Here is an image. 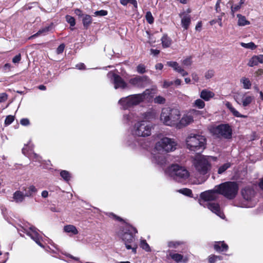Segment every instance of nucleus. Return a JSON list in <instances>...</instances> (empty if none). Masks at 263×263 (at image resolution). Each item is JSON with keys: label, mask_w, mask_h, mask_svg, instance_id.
I'll list each match as a JSON object with an SVG mask.
<instances>
[{"label": "nucleus", "mask_w": 263, "mask_h": 263, "mask_svg": "<svg viewBox=\"0 0 263 263\" xmlns=\"http://www.w3.org/2000/svg\"><path fill=\"white\" fill-rule=\"evenodd\" d=\"M216 185L213 190L203 192L200 194V197L204 201L216 200L219 197V191Z\"/></svg>", "instance_id": "obj_11"}, {"label": "nucleus", "mask_w": 263, "mask_h": 263, "mask_svg": "<svg viewBox=\"0 0 263 263\" xmlns=\"http://www.w3.org/2000/svg\"><path fill=\"white\" fill-rule=\"evenodd\" d=\"M138 233L136 228L131 225L127 224L118 233L120 238L124 242L126 248L128 250L132 249L134 253H136L137 246H132V243L135 240V234Z\"/></svg>", "instance_id": "obj_2"}, {"label": "nucleus", "mask_w": 263, "mask_h": 263, "mask_svg": "<svg viewBox=\"0 0 263 263\" xmlns=\"http://www.w3.org/2000/svg\"><path fill=\"white\" fill-rule=\"evenodd\" d=\"M66 21L70 24V26H74L76 25L75 19L73 17L67 15L65 16Z\"/></svg>", "instance_id": "obj_44"}, {"label": "nucleus", "mask_w": 263, "mask_h": 263, "mask_svg": "<svg viewBox=\"0 0 263 263\" xmlns=\"http://www.w3.org/2000/svg\"><path fill=\"white\" fill-rule=\"evenodd\" d=\"M63 230L65 232L69 234L70 235H77L79 231L77 228L71 224L66 225L64 227Z\"/></svg>", "instance_id": "obj_22"}, {"label": "nucleus", "mask_w": 263, "mask_h": 263, "mask_svg": "<svg viewBox=\"0 0 263 263\" xmlns=\"http://www.w3.org/2000/svg\"><path fill=\"white\" fill-rule=\"evenodd\" d=\"M64 48L65 45L64 44H61L57 49V53L58 54L62 53L64 51Z\"/></svg>", "instance_id": "obj_57"}, {"label": "nucleus", "mask_w": 263, "mask_h": 263, "mask_svg": "<svg viewBox=\"0 0 263 263\" xmlns=\"http://www.w3.org/2000/svg\"><path fill=\"white\" fill-rule=\"evenodd\" d=\"M182 64L185 66H190L192 63V59L191 57L187 58L182 62Z\"/></svg>", "instance_id": "obj_53"}, {"label": "nucleus", "mask_w": 263, "mask_h": 263, "mask_svg": "<svg viewBox=\"0 0 263 263\" xmlns=\"http://www.w3.org/2000/svg\"><path fill=\"white\" fill-rule=\"evenodd\" d=\"M180 118V111L178 109L165 107L162 108L160 120L163 124L177 128L178 120Z\"/></svg>", "instance_id": "obj_1"}, {"label": "nucleus", "mask_w": 263, "mask_h": 263, "mask_svg": "<svg viewBox=\"0 0 263 263\" xmlns=\"http://www.w3.org/2000/svg\"><path fill=\"white\" fill-rule=\"evenodd\" d=\"M143 118L146 120H151L155 118V114L152 111L146 112L143 114Z\"/></svg>", "instance_id": "obj_37"}, {"label": "nucleus", "mask_w": 263, "mask_h": 263, "mask_svg": "<svg viewBox=\"0 0 263 263\" xmlns=\"http://www.w3.org/2000/svg\"><path fill=\"white\" fill-rule=\"evenodd\" d=\"M154 101L155 103L163 104L165 102V99L164 98L161 96H157L154 100Z\"/></svg>", "instance_id": "obj_46"}, {"label": "nucleus", "mask_w": 263, "mask_h": 263, "mask_svg": "<svg viewBox=\"0 0 263 263\" xmlns=\"http://www.w3.org/2000/svg\"><path fill=\"white\" fill-rule=\"evenodd\" d=\"M137 71L138 73H143L145 72V67L143 64H139L137 67Z\"/></svg>", "instance_id": "obj_54"}, {"label": "nucleus", "mask_w": 263, "mask_h": 263, "mask_svg": "<svg viewBox=\"0 0 263 263\" xmlns=\"http://www.w3.org/2000/svg\"><path fill=\"white\" fill-rule=\"evenodd\" d=\"M213 135L217 137L230 139L232 137V128L228 124H220L213 127L211 130Z\"/></svg>", "instance_id": "obj_9"}, {"label": "nucleus", "mask_w": 263, "mask_h": 263, "mask_svg": "<svg viewBox=\"0 0 263 263\" xmlns=\"http://www.w3.org/2000/svg\"><path fill=\"white\" fill-rule=\"evenodd\" d=\"M176 71L180 73L183 77L188 74V73L180 66L179 67Z\"/></svg>", "instance_id": "obj_59"}, {"label": "nucleus", "mask_w": 263, "mask_h": 263, "mask_svg": "<svg viewBox=\"0 0 263 263\" xmlns=\"http://www.w3.org/2000/svg\"><path fill=\"white\" fill-rule=\"evenodd\" d=\"M166 174L174 180L182 182L187 179L190 174L186 168L178 164H173L165 171Z\"/></svg>", "instance_id": "obj_3"}, {"label": "nucleus", "mask_w": 263, "mask_h": 263, "mask_svg": "<svg viewBox=\"0 0 263 263\" xmlns=\"http://www.w3.org/2000/svg\"><path fill=\"white\" fill-rule=\"evenodd\" d=\"M241 6L239 4L233 5L231 6V13L233 16H234V13L238 11L241 8Z\"/></svg>", "instance_id": "obj_51"}, {"label": "nucleus", "mask_w": 263, "mask_h": 263, "mask_svg": "<svg viewBox=\"0 0 263 263\" xmlns=\"http://www.w3.org/2000/svg\"><path fill=\"white\" fill-rule=\"evenodd\" d=\"M28 148V145H25L24 147L22 149V152L23 153L28 156V157H30L31 159H32L35 161H40L41 160V157L37 155L36 154L34 153H32L30 155H29L26 152L27 151V149Z\"/></svg>", "instance_id": "obj_27"}, {"label": "nucleus", "mask_w": 263, "mask_h": 263, "mask_svg": "<svg viewBox=\"0 0 263 263\" xmlns=\"http://www.w3.org/2000/svg\"><path fill=\"white\" fill-rule=\"evenodd\" d=\"M25 195L20 191L15 192L13 195V198L16 203L22 202L25 199Z\"/></svg>", "instance_id": "obj_26"}, {"label": "nucleus", "mask_w": 263, "mask_h": 263, "mask_svg": "<svg viewBox=\"0 0 263 263\" xmlns=\"http://www.w3.org/2000/svg\"><path fill=\"white\" fill-rule=\"evenodd\" d=\"M14 120V117L13 116H8L5 121V124L7 125H10Z\"/></svg>", "instance_id": "obj_52"}, {"label": "nucleus", "mask_w": 263, "mask_h": 263, "mask_svg": "<svg viewBox=\"0 0 263 263\" xmlns=\"http://www.w3.org/2000/svg\"><path fill=\"white\" fill-rule=\"evenodd\" d=\"M231 163L230 162H227L222 165L220 166L218 169L217 173L218 174H223L227 170H228L229 168H230L231 166Z\"/></svg>", "instance_id": "obj_34"}, {"label": "nucleus", "mask_w": 263, "mask_h": 263, "mask_svg": "<svg viewBox=\"0 0 263 263\" xmlns=\"http://www.w3.org/2000/svg\"><path fill=\"white\" fill-rule=\"evenodd\" d=\"M188 112H189V114H190V115L192 116L193 119H194V117L200 116L201 114V111L197 110L194 109H191Z\"/></svg>", "instance_id": "obj_47"}, {"label": "nucleus", "mask_w": 263, "mask_h": 263, "mask_svg": "<svg viewBox=\"0 0 263 263\" xmlns=\"http://www.w3.org/2000/svg\"><path fill=\"white\" fill-rule=\"evenodd\" d=\"M153 161L160 165H163L166 163V158L162 155H155Z\"/></svg>", "instance_id": "obj_29"}, {"label": "nucleus", "mask_w": 263, "mask_h": 263, "mask_svg": "<svg viewBox=\"0 0 263 263\" xmlns=\"http://www.w3.org/2000/svg\"><path fill=\"white\" fill-rule=\"evenodd\" d=\"M179 192L182 194L187 196H191L192 195V191L190 189L186 188L181 189L179 191Z\"/></svg>", "instance_id": "obj_48"}, {"label": "nucleus", "mask_w": 263, "mask_h": 263, "mask_svg": "<svg viewBox=\"0 0 263 263\" xmlns=\"http://www.w3.org/2000/svg\"><path fill=\"white\" fill-rule=\"evenodd\" d=\"M96 16H105L107 14V11L104 10L97 11L94 13Z\"/></svg>", "instance_id": "obj_55"}, {"label": "nucleus", "mask_w": 263, "mask_h": 263, "mask_svg": "<svg viewBox=\"0 0 263 263\" xmlns=\"http://www.w3.org/2000/svg\"><path fill=\"white\" fill-rule=\"evenodd\" d=\"M208 208L213 213L216 214L222 219L224 218V215L221 210L219 204L215 202H209L206 204Z\"/></svg>", "instance_id": "obj_14"}, {"label": "nucleus", "mask_w": 263, "mask_h": 263, "mask_svg": "<svg viewBox=\"0 0 263 263\" xmlns=\"http://www.w3.org/2000/svg\"><path fill=\"white\" fill-rule=\"evenodd\" d=\"M214 96L213 92L206 89H203L200 93V97L205 101H210Z\"/></svg>", "instance_id": "obj_19"}, {"label": "nucleus", "mask_w": 263, "mask_h": 263, "mask_svg": "<svg viewBox=\"0 0 263 263\" xmlns=\"http://www.w3.org/2000/svg\"><path fill=\"white\" fill-rule=\"evenodd\" d=\"M136 118V114L133 112H129L128 114H125L123 116V120L126 123L132 122Z\"/></svg>", "instance_id": "obj_32"}, {"label": "nucleus", "mask_w": 263, "mask_h": 263, "mask_svg": "<svg viewBox=\"0 0 263 263\" xmlns=\"http://www.w3.org/2000/svg\"><path fill=\"white\" fill-rule=\"evenodd\" d=\"M176 146L177 143L174 139L164 137L156 143L155 148L158 152H170L176 149Z\"/></svg>", "instance_id": "obj_8"}, {"label": "nucleus", "mask_w": 263, "mask_h": 263, "mask_svg": "<svg viewBox=\"0 0 263 263\" xmlns=\"http://www.w3.org/2000/svg\"><path fill=\"white\" fill-rule=\"evenodd\" d=\"M240 45L245 48L250 49L251 50H254L256 48V45L253 42H250L248 43H245L243 42L240 43Z\"/></svg>", "instance_id": "obj_39"}, {"label": "nucleus", "mask_w": 263, "mask_h": 263, "mask_svg": "<svg viewBox=\"0 0 263 263\" xmlns=\"http://www.w3.org/2000/svg\"><path fill=\"white\" fill-rule=\"evenodd\" d=\"M193 106L199 109H202L205 107V103L203 100L198 99L194 101L193 104Z\"/></svg>", "instance_id": "obj_35"}, {"label": "nucleus", "mask_w": 263, "mask_h": 263, "mask_svg": "<svg viewBox=\"0 0 263 263\" xmlns=\"http://www.w3.org/2000/svg\"><path fill=\"white\" fill-rule=\"evenodd\" d=\"M159 53L160 51L159 50L154 49H151V53L155 56L157 55Z\"/></svg>", "instance_id": "obj_63"}, {"label": "nucleus", "mask_w": 263, "mask_h": 263, "mask_svg": "<svg viewBox=\"0 0 263 263\" xmlns=\"http://www.w3.org/2000/svg\"><path fill=\"white\" fill-rule=\"evenodd\" d=\"M241 193L243 199L247 201L252 200L255 195L254 191L252 188L249 187L243 189L241 190Z\"/></svg>", "instance_id": "obj_16"}, {"label": "nucleus", "mask_w": 263, "mask_h": 263, "mask_svg": "<svg viewBox=\"0 0 263 263\" xmlns=\"http://www.w3.org/2000/svg\"><path fill=\"white\" fill-rule=\"evenodd\" d=\"M206 139L200 134H190L186 138V147L191 151L196 152L205 148Z\"/></svg>", "instance_id": "obj_4"}, {"label": "nucleus", "mask_w": 263, "mask_h": 263, "mask_svg": "<svg viewBox=\"0 0 263 263\" xmlns=\"http://www.w3.org/2000/svg\"><path fill=\"white\" fill-rule=\"evenodd\" d=\"M8 95L5 93H0V103L4 102L8 99Z\"/></svg>", "instance_id": "obj_56"}, {"label": "nucleus", "mask_w": 263, "mask_h": 263, "mask_svg": "<svg viewBox=\"0 0 263 263\" xmlns=\"http://www.w3.org/2000/svg\"><path fill=\"white\" fill-rule=\"evenodd\" d=\"M162 45L163 48H168L172 44V40L166 35H164L161 38Z\"/></svg>", "instance_id": "obj_31"}, {"label": "nucleus", "mask_w": 263, "mask_h": 263, "mask_svg": "<svg viewBox=\"0 0 263 263\" xmlns=\"http://www.w3.org/2000/svg\"><path fill=\"white\" fill-rule=\"evenodd\" d=\"M52 28V24H51L50 25H49L47 26H46L45 27H43V28L40 29L36 33L30 36L28 38V39L30 40V39L35 38L41 34L45 35L46 33H47L49 31H50L51 30Z\"/></svg>", "instance_id": "obj_21"}, {"label": "nucleus", "mask_w": 263, "mask_h": 263, "mask_svg": "<svg viewBox=\"0 0 263 263\" xmlns=\"http://www.w3.org/2000/svg\"><path fill=\"white\" fill-rule=\"evenodd\" d=\"M169 255L172 259L177 262H180L183 259V256L179 253H170Z\"/></svg>", "instance_id": "obj_36"}, {"label": "nucleus", "mask_w": 263, "mask_h": 263, "mask_svg": "<svg viewBox=\"0 0 263 263\" xmlns=\"http://www.w3.org/2000/svg\"><path fill=\"white\" fill-rule=\"evenodd\" d=\"M192 116L189 112L184 114L183 116L178 120L177 128L178 129L184 127L193 122Z\"/></svg>", "instance_id": "obj_13"}, {"label": "nucleus", "mask_w": 263, "mask_h": 263, "mask_svg": "<svg viewBox=\"0 0 263 263\" xmlns=\"http://www.w3.org/2000/svg\"><path fill=\"white\" fill-rule=\"evenodd\" d=\"M259 63H263V54H259L258 55H256Z\"/></svg>", "instance_id": "obj_64"}, {"label": "nucleus", "mask_w": 263, "mask_h": 263, "mask_svg": "<svg viewBox=\"0 0 263 263\" xmlns=\"http://www.w3.org/2000/svg\"><path fill=\"white\" fill-rule=\"evenodd\" d=\"M226 106L234 116L243 118L247 117V116L246 115H242L240 114L237 110H236V109L232 106V104L229 102H226Z\"/></svg>", "instance_id": "obj_24"}, {"label": "nucleus", "mask_w": 263, "mask_h": 263, "mask_svg": "<svg viewBox=\"0 0 263 263\" xmlns=\"http://www.w3.org/2000/svg\"><path fill=\"white\" fill-rule=\"evenodd\" d=\"M215 72L213 70L210 69L205 72L204 77L206 79L208 80L214 77Z\"/></svg>", "instance_id": "obj_50"}, {"label": "nucleus", "mask_w": 263, "mask_h": 263, "mask_svg": "<svg viewBox=\"0 0 263 263\" xmlns=\"http://www.w3.org/2000/svg\"><path fill=\"white\" fill-rule=\"evenodd\" d=\"M146 96V94L144 92L129 96L133 107L138 105L143 101L145 99Z\"/></svg>", "instance_id": "obj_15"}, {"label": "nucleus", "mask_w": 263, "mask_h": 263, "mask_svg": "<svg viewBox=\"0 0 263 263\" xmlns=\"http://www.w3.org/2000/svg\"><path fill=\"white\" fill-rule=\"evenodd\" d=\"M214 248L217 252H223L227 251L228 246L224 241H218L215 242Z\"/></svg>", "instance_id": "obj_23"}, {"label": "nucleus", "mask_w": 263, "mask_h": 263, "mask_svg": "<svg viewBox=\"0 0 263 263\" xmlns=\"http://www.w3.org/2000/svg\"><path fill=\"white\" fill-rule=\"evenodd\" d=\"M146 81V77L137 76L129 80V83L132 85L138 87H142L144 86V82Z\"/></svg>", "instance_id": "obj_17"}, {"label": "nucleus", "mask_w": 263, "mask_h": 263, "mask_svg": "<svg viewBox=\"0 0 263 263\" xmlns=\"http://www.w3.org/2000/svg\"><path fill=\"white\" fill-rule=\"evenodd\" d=\"M25 231L37 245L43 247L41 242L42 236L38 233L37 230L34 227L31 226L28 230L25 229Z\"/></svg>", "instance_id": "obj_12"}, {"label": "nucleus", "mask_w": 263, "mask_h": 263, "mask_svg": "<svg viewBox=\"0 0 263 263\" xmlns=\"http://www.w3.org/2000/svg\"><path fill=\"white\" fill-rule=\"evenodd\" d=\"M123 109H128L133 107L129 96L120 99L118 102Z\"/></svg>", "instance_id": "obj_18"}, {"label": "nucleus", "mask_w": 263, "mask_h": 263, "mask_svg": "<svg viewBox=\"0 0 263 263\" xmlns=\"http://www.w3.org/2000/svg\"><path fill=\"white\" fill-rule=\"evenodd\" d=\"M259 64L256 55L253 56L249 61L248 65L249 67H252L254 66H256Z\"/></svg>", "instance_id": "obj_40"}, {"label": "nucleus", "mask_w": 263, "mask_h": 263, "mask_svg": "<svg viewBox=\"0 0 263 263\" xmlns=\"http://www.w3.org/2000/svg\"><path fill=\"white\" fill-rule=\"evenodd\" d=\"M192 80L195 82H198L199 81V77H198V76L197 73H193L192 74Z\"/></svg>", "instance_id": "obj_62"}, {"label": "nucleus", "mask_w": 263, "mask_h": 263, "mask_svg": "<svg viewBox=\"0 0 263 263\" xmlns=\"http://www.w3.org/2000/svg\"><path fill=\"white\" fill-rule=\"evenodd\" d=\"M240 83L242 85V87L246 89H249L251 87L252 83L249 78L242 77L240 80Z\"/></svg>", "instance_id": "obj_28"}, {"label": "nucleus", "mask_w": 263, "mask_h": 263, "mask_svg": "<svg viewBox=\"0 0 263 263\" xmlns=\"http://www.w3.org/2000/svg\"><path fill=\"white\" fill-rule=\"evenodd\" d=\"M140 247L146 252L151 251V248L145 240H141L140 241Z\"/></svg>", "instance_id": "obj_43"}, {"label": "nucleus", "mask_w": 263, "mask_h": 263, "mask_svg": "<svg viewBox=\"0 0 263 263\" xmlns=\"http://www.w3.org/2000/svg\"><path fill=\"white\" fill-rule=\"evenodd\" d=\"M60 175L66 181H68L70 179V175L67 171H62L60 172Z\"/></svg>", "instance_id": "obj_42"}, {"label": "nucleus", "mask_w": 263, "mask_h": 263, "mask_svg": "<svg viewBox=\"0 0 263 263\" xmlns=\"http://www.w3.org/2000/svg\"><path fill=\"white\" fill-rule=\"evenodd\" d=\"M180 14V16L181 17V25L182 27L184 28V29L186 30L188 29L190 24H191V16L189 15L185 14L184 16L182 17V15L184 14Z\"/></svg>", "instance_id": "obj_25"}, {"label": "nucleus", "mask_w": 263, "mask_h": 263, "mask_svg": "<svg viewBox=\"0 0 263 263\" xmlns=\"http://www.w3.org/2000/svg\"><path fill=\"white\" fill-rule=\"evenodd\" d=\"M145 17L148 23L152 24L154 22V17L150 11H147L146 12Z\"/></svg>", "instance_id": "obj_49"}, {"label": "nucleus", "mask_w": 263, "mask_h": 263, "mask_svg": "<svg viewBox=\"0 0 263 263\" xmlns=\"http://www.w3.org/2000/svg\"><path fill=\"white\" fill-rule=\"evenodd\" d=\"M193 164L196 170L202 175L206 174L211 166L208 157L200 155H197L195 157Z\"/></svg>", "instance_id": "obj_7"}, {"label": "nucleus", "mask_w": 263, "mask_h": 263, "mask_svg": "<svg viewBox=\"0 0 263 263\" xmlns=\"http://www.w3.org/2000/svg\"><path fill=\"white\" fill-rule=\"evenodd\" d=\"M21 60V55L20 53L15 55L12 59V62L14 64L18 63Z\"/></svg>", "instance_id": "obj_58"}, {"label": "nucleus", "mask_w": 263, "mask_h": 263, "mask_svg": "<svg viewBox=\"0 0 263 263\" xmlns=\"http://www.w3.org/2000/svg\"><path fill=\"white\" fill-rule=\"evenodd\" d=\"M23 191L25 192L24 193L25 197H32L37 192V189L34 185H30L27 187H23Z\"/></svg>", "instance_id": "obj_20"}, {"label": "nucleus", "mask_w": 263, "mask_h": 263, "mask_svg": "<svg viewBox=\"0 0 263 263\" xmlns=\"http://www.w3.org/2000/svg\"><path fill=\"white\" fill-rule=\"evenodd\" d=\"M217 189L220 195L231 200L236 197L239 187L236 182L228 181L217 185Z\"/></svg>", "instance_id": "obj_5"}, {"label": "nucleus", "mask_w": 263, "mask_h": 263, "mask_svg": "<svg viewBox=\"0 0 263 263\" xmlns=\"http://www.w3.org/2000/svg\"><path fill=\"white\" fill-rule=\"evenodd\" d=\"M107 77L114 85V88L115 89H125L127 87V84L124 80L119 75L114 72H109L107 74Z\"/></svg>", "instance_id": "obj_10"}, {"label": "nucleus", "mask_w": 263, "mask_h": 263, "mask_svg": "<svg viewBox=\"0 0 263 263\" xmlns=\"http://www.w3.org/2000/svg\"><path fill=\"white\" fill-rule=\"evenodd\" d=\"M254 99L253 97L250 96H244L242 98V104L243 107L248 106Z\"/></svg>", "instance_id": "obj_33"}, {"label": "nucleus", "mask_w": 263, "mask_h": 263, "mask_svg": "<svg viewBox=\"0 0 263 263\" xmlns=\"http://www.w3.org/2000/svg\"><path fill=\"white\" fill-rule=\"evenodd\" d=\"M92 22L91 17L89 15H85L83 18V24L84 27H87Z\"/></svg>", "instance_id": "obj_38"}, {"label": "nucleus", "mask_w": 263, "mask_h": 263, "mask_svg": "<svg viewBox=\"0 0 263 263\" xmlns=\"http://www.w3.org/2000/svg\"><path fill=\"white\" fill-rule=\"evenodd\" d=\"M166 65L170 67H172L175 71H177V70L180 66L177 62L174 61L167 62Z\"/></svg>", "instance_id": "obj_45"}, {"label": "nucleus", "mask_w": 263, "mask_h": 263, "mask_svg": "<svg viewBox=\"0 0 263 263\" xmlns=\"http://www.w3.org/2000/svg\"><path fill=\"white\" fill-rule=\"evenodd\" d=\"M184 242L183 241H169L168 242V247L172 248H177L179 246L183 245Z\"/></svg>", "instance_id": "obj_41"}, {"label": "nucleus", "mask_w": 263, "mask_h": 263, "mask_svg": "<svg viewBox=\"0 0 263 263\" xmlns=\"http://www.w3.org/2000/svg\"><path fill=\"white\" fill-rule=\"evenodd\" d=\"M237 16L238 18V25L240 26H244L247 25H249L250 24V22L246 20V18L245 16L242 15L240 14H238Z\"/></svg>", "instance_id": "obj_30"}, {"label": "nucleus", "mask_w": 263, "mask_h": 263, "mask_svg": "<svg viewBox=\"0 0 263 263\" xmlns=\"http://www.w3.org/2000/svg\"><path fill=\"white\" fill-rule=\"evenodd\" d=\"M217 260V255H212L209 257V262L214 263Z\"/></svg>", "instance_id": "obj_60"}, {"label": "nucleus", "mask_w": 263, "mask_h": 263, "mask_svg": "<svg viewBox=\"0 0 263 263\" xmlns=\"http://www.w3.org/2000/svg\"><path fill=\"white\" fill-rule=\"evenodd\" d=\"M20 123L22 125L24 126L28 125L30 123L29 120L27 118L21 119Z\"/></svg>", "instance_id": "obj_61"}, {"label": "nucleus", "mask_w": 263, "mask_h": 263, "mask_svg": "<svg viewBox=\"0 0 263 263\" xmlns=\"http://www.w3.org/2000/svg\"><path fill=\"white\" fill-rule=\"evenodd\" d=\"M153 128L152 124L146 121H140L134 124L132 129V133L138 137H148L151 135Z\"/></svg>", "instance_id": "obj_6"}]
</instances>
